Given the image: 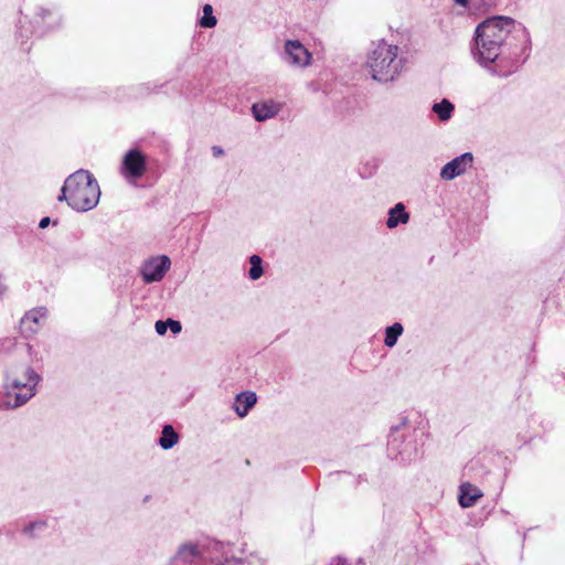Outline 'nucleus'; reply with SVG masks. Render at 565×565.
<instances>
[{
    "mask_svg": "<svg viewBox=\"0 0 565 565\" xmlns=\"http://www.w3.org/2000/svg\"><path fill=\"white\" fill-rule=\"evenodd\" d=\"M513 20L507 17H492L483 21L476 31L478 38L495 41L501 44L510 33Z\"/></svg>",
    "mask_w": 565,
    "mask_h": 565,
    "instance_id": "39448f33",
    "label": "nucleus"
},
{
    "mask_svg": "<svg viewBox=\"0 0 565 565\" xmlns=\"http://www.w3.org/2000/svg\"><path fill=\"white\" fill-rule=\"evenodd\" d=\"M179 436L174 431L173 427L170 425H166L162 429V435L160 437L159 444L163 449H170L178 444Z\"/></svg>",
    "mask_w": 565,
    "mask_h": 565,
    "instance_id": "f3484780",
    "label": "nucleus"
},
{
    "mask_svg": "<svg viewBox=\"0 0 565 565\" xmlns=\"http://www.w3.org/2000/svg\"><path fill=\"white\" fill-rule=\"evenodd\" d=\"M216 18L213 15L212 6L205 4L203 7V17L200 20V24L203 28H213L216 25Z\"/></svg>",
    "mask_w": 565,
    "mask_h": 565,
    "instance_id": "aec40b11",
    "label": "nucleus"
},
{
    "mask_svg": "<svg viewBox=\"0 0 565 565\" xmlns=\"http://www.w3.org/2000/svg\"><path fill=\"white\" fill-rule=\"evenodd\" d=\"M99 198L97 180L87 170H77L65 180L58 200H65L75 211L87 212L98 204Z\"/></svg>",
    "mask_w": 565,
    "mask_h": 565,
    "instance_id": "f03ea898",
    "label": "nucleus"
},
{
    "mask_svg": "<svg viewBox=\"0 0 565 565\" xmlns=\"http://www.w3.org/2000/svg\"><path fill=\"white\" fill-rule=\"evenodd\" d=\"M49 223H50V218H49V217H44V218H42V220L40 221L39 226H40L41 228H45V227L49 225Z\"/></svg>",
    "mask_w": 565,
    "mask_h": 565,
    "instance_id": "393cba45",
    "label": "nucleus"
},
{
    "mask_svg": "<svg viewBox=\"0 0 565 565\" xmlns=\"http://www.w3.org/2000/svg\"><path fill=\"white\" fill-rule=\"evenodd\" d=\"M154 329H156V332L159 334V335H163L167 330H168V322L167 320L166 321H162V320H158L154 324Z\"/></svg>",
    "mask_w": 565,
    "mask_h": 565,
    "instance_id": "4be33fe9",
    "label": "nucleus"
},
{
    "mask_svg": "<svg viewBox=\"0 0 565 565\" xmlns=\"http://www.w3.org/2000/svg\"><path fill=\"white\" fill-rule=\"evenodd\" d=\"M171 266L170 258L166 255L150 257L140 268L142 280L146 284L160 281Z\"/></svg>",
    "mask_w": 565,
    "mask_h": 565,
    "instance_id": "423d86ee",
    "label": "nucleus"
},
{
    "mask_svg": "<svg viewBox=\"0 0 565 565\" xmlns=\"http://www.w3.org/2000/svg\"><path fill=\"white\" fill-rule=\"evenodd\" d=\"M284 62L294 70H307L313 64V54L299 40L288 39L282 47Z\"/></svg>",
    "mask_w": 565,
    "mask_h": 565,
    "instance_id": "20e7f679",
    "label": "nucleus"
},
{
    "mask_svg": "<svg viewBox=\"0 0 565 565\" xmlns=\"http://www.w3.org/2000/svg\"><path fill=\"white\" fill-rule=\"evenodd\" d=\"M46 317L47 311L43 307L34 308L25 312L20 321V328L22 333L25 337L36 334L44 326Z\"/></svg>",
    "mask_w": 565,
    "mask_h": 565,
    "instance_id": "6e6552de",
    "label": "nucleus"
},
{
    "mask_svg": "<svg viewBox=\"0 0 565 565\" xmlns=\"http://www.w3.org/2000/svg\"><path fill=\"white\" fill-rule=\"evenodd\" d=\"M431 110L436 114L439 120L448 121L455 111V105L448 99L444 98L443 100L435 103L431 107Z\"/></svg>",
    "mask_w": 565,
    "mask_h": 565,
    "instance_id": "dca6fc26",
    "label": "nucleus"
},
{
    "mask_svg": "<svg viewBox=\"0 0 565 565\" xmlns=\"http://www.w3.org/2000/svg\"><path fill=\"white\" fill-rule=\"evenodd\" d=\"M409 220V214L405 211L403 203H397L394 207L388 211V218L386 226L388 228H395L399 224H406Z\"/></svg>",
    "mask_w": 565,
    "mask_h": 565,
    "instance_id": "2eb2a0df",
    "label": "nucleus"
},
{
    "mask_svg": "<svg viewBox=\"0 0 565 565\" xmlns=\"http://www.w3.org/2000/svg\"><path fill=\"white\" fill-rule=\"evenodd\" d=\"M215 565H241V561L237 558H226L224 562H217Z\"/></svg>",
    "mask_w": 565,
    "mask_h": 565,
    "instance_id": "5701e85b",
    "label": "nucleus"
},
{
    "mask_svg": "<svg viewBox=\"0 0 565 565\" xmlns=\"http://www.w3.org/2000/svg\"><path fill=\"white\" fill-rule=\"evenodd\" d=\"M121 174L128 181L140 179L146 172V157L138 149L129 150L122 159Z\"/></svg>",
    "mask_w": 565,
    "mask_h": 565,
    "instance_id": "0eeeda50",
    "label": "nucleus"
},
{
    "mask_svg": "<svg viewBox=\"0 0 565 565\" xmlns=\"http://www.w3.org/2000/svg\"><path fill=\"white\" fill-rule=\"evenodd\" d=\"M501 44L476 36V57L483 66L493 63L500 55Z\"/></svg>",
    "mask_w": 565,
    "mask_h": 565,
    "instance_id": "1a4fd4ad",
    "label": "nucleus"
},
{
    "mask_svg": "<svg viewBox=\"0 0 565 565\" xmlns=\"http://www.w3.org/2000/svg\"><path fill=\"white\" fill-rule=\"evenodd\" d=\"M44 526V523L43 522H34V523H31L26 529H25V532H32L33 529L35 527H42Z\"/></svg>",
    "mask_w": 565,
    "mask_h": 565,
    "instance_id": "b1692460",
    "label": "nucleus"
},
{
    "mask_svg": "<svg viewBox=\"0 0 565 565\" xmlns=\"http://www.w3.org/2000/svg\"><path fill=\"white\" fill-rule=\"evenodd\" d=\"M473 157L470 152H466L448 163H446L441 171H440V178L443 180H454L455 178L463 174L472 164Z\"/></svg>",
    "mask_w": 565,
    "mask_h": 565,
    "instance_id": "9d476101",
    "label": "nucleus"
},
{
    "mask_svg": "<svg viewBox=\"0 0 565 565\" xmlns=\"http://www.w3.org/2000/svg\"><path fill=\"white\" fill-rule=\"evenodd\" d=\"M39 381V375L30 366L12 371L6 380L8 405L12 408L24 405L35 395Z\"/></svg>",
    "mask_w": 565,
    "mask_h": 565,
    "instance_id": "7ed1b4c3",
    "label": "nucleus"
},
{
    "mask_svg": "<svg viewBox=\"0 0 565 565\" xmlns=\"http://www.w3.org/2000/svg\"><path fill=\"white\" fill-rule=\"evenodd\" d=\"M281 108V103L267 99L253 104L252 114L257 121H265L278 115Z\"/></svg>",
    "mask_w": 565,
    "mask_h": 565,
    "instance_id": "9b49d317",
    "label": "nucleus"
},
{
    "mask_svg": "<svg viewBox=\"0 0 565 565\" xmlns=\"http://www.w3.org/2000/svg\"><path fill=\"white\" fill-rule=\"evenodd\" d=\"M201 555V550L196 544L184 543L182 544L175 555L171 557L170 565H186L191 564Z\"/></svg>",
    "mask_w": 565,
    "mask_h": 565,
    "instance_id": "f8f14e48",
    "label": "nucleus"
},
{
    "mask_svg": "<svg viewBox=\"0 0 565 565\" xmlns=\"http://www.w3.org/2000/svg\"><path fill=\"white\" fill-rule=\"evenodd\" d=\"M482 497V491L471 484L463 483L460 487L459 493V503L462 508H470L476 504V502Z\"/></svg>",
    "mask_w": 565,
    "mask_h": 565,
    "instance_id": "4468645a",
    "label": "nucleus"
},
{
    "mask_svg": "<svg viewBox=\"0 0 565 565\" xmlns=\"http://www.w3.org/2000/svg\"><path fill=\"white\" fill-rule=\"evenodd\" d=\"M455 2L462 7H466L468 4L469 0H455Z\"/></svg>",
    "mask_w": 565,
    "mask_h": 565,
    "instance_id": "bb28decb",
    "label": "nucleus"
},
{
    "mask_svg": "<svg viewBox=\"0 0 565 565\" xmlns=\"http://www.w3.org/2000/svg\"><path fill=\"white\" fill-rule=\"evenodd\" d=\"M212 150H213V154L216 157L222 156L224 153L223 149H221L220 147H213Z\"/></svg>",
    "mask_w": 565,
    "mask_h": 565,
    "instance_id": "a878e982",
    "label": "nucleus"
},
{
    "mask_svg": "<svg viewBox=\"0 0 565 565\" xmlns=\"http://www.w3.org/2000/svg\"><path fill=\"white\" fill-rule=\"evenodd\" d=\"M403 333V326L398 322L394 323L391 327H387L385 330V345L388 348H393L398 337Z\"/></svg>",
    "mask_w": 565,
    "mask_h": 565,
    "instance_id": "a211bd4d",
    "label": "nucleus"
},
{
    "mask_svg": "<svg viewBox=\"0 0 565 565\" xmlns=\"http://www.w3.org/2000/svg\"><path fill=\"white\" fill-rule=\"evenodd\" d=\"M363 67L375 82L386 84L395 81L403 70L399 58V47L386 40H376L370 43Z\"/></svg>",
    "mask_w": 565,
    "mask_h": 565,
    "instance_id": "f257e3e1",
    "label": "nucleus"
},
{
    "mask_svg": "<svg viewBox=\"0 0 565 565\" xmlns=\"http://www.w3.org/2000/svg\"><path fill=\"white\" fill-rule=\"evenodd\" d=\"M250 268H249V277L253 280H256L262 277L263 275V267H262V258L257 255H253L249 258Z\"/></svg>",
    "mask_w": 565,
    "mask_h": 565,
    "instance_id": "6ab92c4d",
    "label": "nucleus"
},
{
    "mask_svg": "<svg viewBox=\"0 0 565 565\" xmlns=\"http://www.w3.org/2000/svg\"><path fill=\"white\" fill-rule=\"evenodd\" d=\"M167 322H168V328H170V330L173 334H178L181 332L182 326L179 321L173 320V319H168Z\"/></svg>",
    "mask_w": 565,
    "mask_h": 565,
    "instance_id": "412c9836",
    "label": "nucleus"
},
{
    "mask_svg": "<svg viewBox=\"0 0 565 565\" xmlns=\"http://www.w3.org/2000/svg\"><path fill=\"white\" fill-rule=\"evenodd\" d=\"M257 402V396L254 392H243L236 395L235 402H234V411L235 413L241 417H245L250 408L254 407V405Z\"/></svg>",
    "mask_w": 565,
    "mask_h": 565,
    "instance_id": "ddd939ff",
    "label": "nucleus"
}]
</instances>
